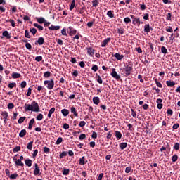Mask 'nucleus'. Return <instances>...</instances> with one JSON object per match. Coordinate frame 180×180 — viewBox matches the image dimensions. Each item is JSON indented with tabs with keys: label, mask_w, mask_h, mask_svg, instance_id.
Masks as SVG:
<instances>
[{
	"label": "nucleus",
	"mask_w": 180,
	"mask_h": 180,
	"mask_svg": "<svg viewBox=\"0 0 180 180\" xmlns=\"http://www.w3.org/2000/svg\"><path fill=\"white\" fill-rule=\"evenodd\" d=\"M121 75L129 77L133 72V63L129 62L128 65H124V68L120 69Z\"/></svg>",
	"instance_id": "f257e3e1"
},
{
	"label": "nucleus",
	"mask_w": 180,
	"mask_h": 180,
	"mask_svg": "<svg viewBox=\"0 0 180 180\" xmlns=\"http://www.w3.org/2000/svg\"><path fill=\"white\" fill-rule=\"evenodd\" d=\"M44 84L47 85L46 88L49 89H53L54 88V79H51L50 80H45Z\"/></svg>",
	"instance_id": "f03ea898"
},
{
	"label": "nucleus",
	"mask_w": 180,
	"mask_h": 180,
	"mask_svg": "<svg viewBox=\"0 0 180 180\" xmlns=\"http://www.w3.org/2000/svg\"><path fill=\"white\" fill-rule=\"evenodd\" d=\"M32 112H40V107H39V103L36 101L32 102Z\"/></svg>",
	"instance_id": "7ed1b4c3"
},
{
	"label": "nucleus",
	"mask_w": 180,
	"mask_h": 180,
	"mask_svg": "<svg viewBox=\"0 0 180 180\" xmlns=\"http://www.w3.org/2000/svg\"><path fill=\"white\" fill-rule=\"evenodd\" d=\"M15 165H17L18 167H25V164L23 162H22V160H20V159H17L16 156H14L13 158Z\"/></svg>",
	"instance_id": "20e7f679"
},
{
	"label": "nucleus",
	"mask_w": 180,
	"mask_h": 180,
	"mask_svg": "<svg viewBox=\"0 0 180 180\" xmlns=\"http://www.w3.org/2000/svg\"><path fill=\"white\" fill-rule=\"evenodd\" d=\"M131 19H133L132 20L133 25H138V26H140V23H141V22L140 21L139 18L135 17L134 15H131Z\"/></svg>",
	"instance_id": "39448f33"
},
{
	"label": "nucleus",
	"mask_w": 180,
	"mask_h": 180,
	"mask_svg": "<svg viewBox=\"0 0 180 180\" xmlns=\"http://www.w3.org/2000/svg\"><path fill=\"white\" fill-rule=\"evenodd\" d=\"M110 75H112V77L115 78V79H120V75L117 74V72H116V69L115 68H112V72Z\"/></svg>",
	"instance_id": "423d86ee"
},
{
	"label": "nucleus",
	"mask_w": 180,
	"mask_h": 180,
	"mask_svg": "<svg viewBox=\"0 0 180 180\" xmlns=\"http://www.w3.org/2000/svg\"><path fill=\"white\" fill-rule=\"evenodd\" d=\"M34 175H41V172H40V168L39 167V165L37 163L34 164Z\"/></svg>",
	"instance_id": "0eeeda50"
},
{
	"label": "nucleus",
	"mask_w": 180,
	"mask_h": 180,
	"mask_svg": "<svg viewBox=\"0 0 180 180\" xmlns=\"http://www.w3.org/2000/svg\"><path fill=\"white\" fill-rule=\"evenodd\" d=\"M110 40H112V38L110 37L104 39L101 43V47H106V46L110 43Z\"/></svg>",
	"instance_id": "6e6552de"
},
{
	"label": "nucleus",
	"mask_w": 180,
	"mask_h": 180,
	"mask_svg": "<svg viewBox=\"0 0 180 180\" xmlns=\"http://www.w3.org/2000/svg\"><path fill=\"white\" fill-rule=\"evenodd\" d=\"M37 44H39V46H43V44H44V39L43 37L38 38V40L35 41V46H37Z\"/></svg>",
	"instance_id": "1a4fd4ad"
},
{
	"label": "nucleus",
	"mask_w": 180,
	"mask_h": 180,
	"mask_svg": "<svg viewBox=\"0 0 180 180\" xmlns=\"http://www.w3.org/2000/svg\"><path fill=\"white\" fill-rule=\"evenodd\" d=\"M112 57H115L118 60V61H121V60H123L124 58V55H120L119 53H116L115 54L112 55Z\"/></svg>",
	"instance_id": "9d476101"
},
{
	"label": "nucleus",
	"mask_w": 180,
	"mask_h": 180,
	"mask_svg": "<svg viewBox=\"0 0 180 180\" xmlns=\"http://www.w3.org/2000/svg\"><path fill=\"white\" fill-rule=\"evenodd\" d=\"M25 112L27 111H32L33 112V108H32V104H25Z\"/></svg>",
	"instance_id": "9b49d317"
},
{
	"label": "nucleus",
	"mask_w": 180,
	"mask_h": 180,
	"mask_svg": "<svg viewBox=\"0 0 180 180\" xmlns=\"http://www.w3.org/2000/svg\"><path fill=\"white\" fill-rule=\"evenodd\" d=\"M87 54H89L91 57H94L95 54V50L91 47L87 48Z\"/></svg>",
	"instance_id": "f8f14e48"
},
{
	"label": "nucleus",
	"mask_w": 180,
	"mask_h": 180,
	"mask_svg": "<svg viewBox=\"0 0 180 180\" xmlns=\"http://www.w3.org/2000/svg\"><path fill=\"white\" fill-rule=\"evenodd\" d=\"M86 162H88V160L85 161V156L82 157L79 160V165H85V164H86Z\"/></svg>",
	"instance_id": "ddd939ff"
},
{
	"label": "nucleus",
	"mask_w": 180,
	"mask_h": 180,
	"mask_svg": "<svg viewBox=\"0 0 180 180\" xmlns=\"http://www.w3.org/2000/svg\"><path fill=\"white\" fill-rule=\"evenodd\" d=\"M60 25H51L50 27H49V30H60Z\"/></svg>",
	"instance_id": "4468645a"
},
{
	"label": "nucleus",
	"mask_w": 180,
	"mask_h": 180,
	"mask_svg": "<svg viewBox=\"0 0 180 180\" xmlns=\"http://www.w3.org/2000/svg\"><path fill=\"white\" fill-rule=\"evenodd\" d=\"M1 116H3V117H4V123H6V120H8V112H6V111H3L2 112H1Z\"/></svg>",
	"instance_id": "2eb2a0df"
},
{
	"label": "nucleus",
	"mask_w": 180,
	"mask_h": 180,
	"mask_svg": "<svg viewBox=\"0 0 180 180\" xmlns=\"http://www.w3.org/2000/svg\"><path fill=\"white\" fill-rule=\"evenodd\" d=\"M34 122H35L34 118L31 119V120L30 121V122L28 124H29L28 125L29 130H32V129H33V124H34Z\"/></svg>",
	"instance_id": "dca6fc26"
},
{
	"label": "nucleus",
	"mask_w": 180,
	"mask_h": 180,
	"mask_svg": "<svg viewBox=\"0 0 180 180\" xmlns=\"http://www.w3.org/2000/svg\"><path fill=\"white\" fill-rule=\"evenodd\" d=\"M61 113L65 117L68 116V115H70V110L64 108V109L61 110Z\"/></svg>",
	"instance_id": "f3484780"
},
{
	"label": "nucleus",
	"mask_w": 180,
	"mask_h": 180,
	"mask_svg": "<svg viewBox=\"0 0 180 180\" xmlns=\"http://www.w3.org/2000/svg\"><path fill=\"white\" fill-rule=\"evenodd\" d=\"M20 77H22V75L20 73L14 72L12 74V78H13L14 79H16L18 78H20Z\"/></svg>",
	"instance_id": "a211bd4d"
},
{
	"label": "nucleus",
	"mask_w": 180,
	"mask_h": 180,
	"mask_svg": "<svg viewBox=\"0 0 180 180\" xmlns=\"http://www.w3.org/2000/svg\"><path fill=\"white\" fill-rule=\"evenodd\" d=\"M115 137L117 140H120V139H122V132L121 131H115Z\"/></svg>",
	"instance_id": "6ab92c4d"
},
{
	"label": "nucleus",
	"mask_w": 180,
	"mask_h": 180,
	"mask_svg": "<svg viewBox=\"0 0 180 180\" xmlns=\"http://www.w3.org/2000/svg\"><path fill=\"white\" fill-rule=\"evenodd\" d=\"M101 99L99 98V97L93 98V103H94V105H99Z\"/></svg>",
	"instance_id": "aec40b11"
},
{
	"label": "nucleus",
	"mask_w": 180,
	"mask_h": 180,
	"mask_svg": "<svg viewBox=\"0 0 180 180\" xmlns=\"http://www.w3.org/2000/svg\"><path fill=\"white\" fill-rule=\"evenodd\" d=\"M70 112L74 114V116H75L76 117H77L78 116V112H77V109H75V107H71L70 108Z\"/></svg>",
	"instance_id": "412c9836"
},
{
	"label": "nucleus",
	"mask_w": 180,
	"mask_h": 180,
	"mask_svg": "<svg viewBox=\"0 0 180 180\" xmlns=\"http://www.w3.org/2000/svg\"><path fill=\"white\" fill-rule=\"evenodd\" d=\"M96 81L98 82V84H103V81L102 80V77L98 74L96 75Z\"/></svg>",
	"instance_id": "4be33fe9"
},
{
	"label": "nucleus",
	"mask_w": 180,
	"mask_h": 180,
	"mask_svg": "<svg viewBox=\"0 0 180 180\" xmlns=\"http://www.w3.org/2000/svg\"><path fill=\"white\" fill-rule=\"evenodd\" d=\"M53 112H56V108L53 107L49 110V112L48 113V117L50 119L51 117V115H53Z\"/></svg>",
	"instance_id": "5701e85b"
},
{
	"label": "nucleus",
	"mask_w": 180,
	"mask_h": 180,
	"mask_svg": "<svg viewBox=\"0 0 180 180\" xmlns=\"http://www.w3.org/2000/svg\"><path fill=\"white\" fill-rule=\"evenodd\" d=\"M36 20L37 22H38V23H39L40 25H42V23H44V22H46V19H44V18H37Z\"/></svg>",
	"instance_id": "b1692460"
},
{
	"label": "nucleus",
	"mask_w": 180,
	"mask_h": 180,
	"mask_svg": "<svg viewBox=\"0 0 180 180\" xmlns=\"http://www.w3.org/2000/svg\"><path fill=\"white\" fill-rule=\"evenodd\" d=\"M2 34L4 37H6L8 39H11V34H9V32L8 31L6 30V31L3 32Z\"/></svg>",
	"instance_id": "393cba45"
},
{
	"label": "nucleus",
	"mask_w": 180,
	"mask_h": 180,
	"mask_svg": "<svg viewBox=\"0 0 180 180\" xmlns=\"http://www.w3.org/2000/svg\"><path fill=\"white\" fill-rule=\"evenodd\" d=\"M166 84L167 85V86L172 87V86H174L175 82L174 81H171V80L167 81Z\"/></svg>",
	"instance_id": "a878e982"
},
{
	"label": "nucleus",
	"mask_w": 180,
	"mask_h": 180,
	"mask_svg": "<svg viewBox=\"0 0 180 180\" xmlns=\"http://www.w3.org/2000/svg\"><path fill=\"white\" fill-rule=\"evenodd\" d=\"M25 165H27V167H31L32 164H33V161H32V160H30V159L25 160Z\"/></svg>",
	"instance_id": "bb28decb"
},
{
	"label": "nucleus",
	"mask_w": 180,
	"mask_h": 180,
	"mask_svg": "<svg viewBox=\"0 0 180 180\" xmlns=\"http://www.w3.org/2000/svg\"><path fill=\"white\" fill-rule=\"evenodd\" d=\"M67 155H68V152L63 151L61 153H60L59 158L61 160L63 157H67Z\"/></svg>",
	"instance_id": "cd10ccee"
},
{
	"label": "nucleus",
	"mask_w": 180,
	"mask_h": 180,
	"mask_svg": "<svg viewBox=\"0 0 180 180\" xmlns=\"http://www.w3.org/2000/svg\"><path fill=\"white\" fill-rule=\"evenodd\" d=\"M107 15L108 18H110L111 19L115 18V14H113V11L112 10L108 11Z\"/></svg>",
	"instance_id": "c85d7f7f"
},
{
	"label": "nucleus",
	"mask_w": 180,
	"mask_h": 180,
	"mask_svg": "<svg viewBox=\"0 0 180 180\" xmlns=\"http://www.w3.org/2000/svg\"><path fill=\"white\" fill-rule=\"evenodd\" d=\"M120 148L121 150H124V148H126L127 147V143L124 142V143H120Z\"/></svg>",
	"instance_id": "c756f323"
},
{
	"label": "nucleus",
	"mask_w": 180,
	"mask_h": 180,
	"mask_svg": "<svg viewBox=\"0 0 180 180\" xmlns=\"http://www.w3.org/2000/svg\"><path fill=\"white\" fill-rule=\"evenodd\" d=\"M145 33H150V24H146L144 26Z\"/></svg>",
	"instance_id": "7c9ffc66"
},
{
	"label": "nucleus",
	"mask_w": 180,
	"mask_h": 180,
	"mask_svg": "<svg viewBox=\"0 0 180 180\" xmlns=\"http://www.w3.org/2000/svg\"><path fill=\"white\" fill-rule=\"evenodd\" d=\"M33 25L34 26V27H37V29H38V30H39L40 32L44 29L43 26L39 25L38 23H34Z\"/></svg>",
	"instance_id": "2f4dec72"
},
{
	"label": "nucleus",
	"mask_w": 180,
	"mask_h": 180,
	"mask_svg": "<svg viewBox=\"0 0 180 180\" xmlns=\"http://www.w3.org/2000/svg\"><path fill=\"white\" fill-rule=\"evenodd\" d=\"M26 136V129H22L19 134V136L23 138Z\"/></svg>",
	"instance_id": "473e14b6"
},
{
	"label": "nucleus",
	"mask_w": 180,
	"mask_h": 180,
	"mask_svg": "<svg viewBox=\"0 0 180 180\" xmlns=\"http://www.w3.org/2000/svg\"><path fill=\"white\" fill-rule=\"evenodd\" d=\"M27 148V150H30V151H32V149L33 148V141H30L28 143Z\"/></svg>",
	"instance_id": "72a5a7b5"
},
{
	"label": "nucleus",
	"mask_w": 180,
	"mask_h": 180,
	"mask_svg": "<svg viewBox=\"0 0 180 180\" xmlns=\"http://www.w3.org/2000/svg\"><path fill=\"white\" fill-rule=\"evenodd\" d=\"M18 176H19V175L18 174V173H14L13 174H10V179H16V178H18Z\"/></svg>",
	"instance_id": "f704fd0d"
},
{
	"label": "nucleus",
	"mask_w": 180,
	"mask_h": 180,
	"mask_svg": "<svg viewBox=\"0 0 180 180\" xmlns=\"http://www.w3.org/2000/svg\"><path fill=\"white\" fill-rule=\"evenodd\" d=\"M75 34H77V30H72V29H70L69 30V35L70 36H74Z\"/></svg>",
	"instance_id": "c9c22d12"
},
{
	"label": "nucleus",
	"mask_w": 180,
	"mask_h": 180,
	"mask_svg": "<svg viewBox=\"0 0 180 180\" xmlns=\"http://www.w3.org/2000/svg\"><path fill=\"white\" fill-rule=\"evenodd\" d=\"M92 5H93L94 8H96V6H98V5H99V0H93Z\"/></svg>",
	"instance_id": "e433bc0d"
},
{
	"label": "nucleus",
	"mask_w": 180,
	"mask_h": 180,
	"mask_svg": "<svg viewBox=\"0 0 180 180\" xmlns=\"http://www.w3.org/2000/svg\"><path fill=\"white\" fill-rule=\"evenodd\" d=\"M25 120H26V117H21L19 118V120H18V123L19 124H22V123H23V122H25Z\"/></svg>",
	"instance_id": "4c0bfd02"
},
{
	"label": "nucleus",
	"mask_w": 180,
	"mask_h": 180,
	"mask_svg": "<svg viewBox=\"0 0 180 180\" xmlns=\"http://www.w3.org/2000/svg\"><path fill=\"white\" fill-rule=\"evenodd\" d=\"M161 52L163 54H168V50L167 49V48H165V46H162L161 47Z\"/></svg>",
	"instance_id": "58836bf2"
},
{
	"label": "nucleus",
	"mask_w": 180,
	"mask_h": 180,
	"mask_svg": "<svg viewBox=\"0 0 180 180\" xmlns=\"http://www.w3.org/2000/svg\"><path fill=\"white\" fill-rule=\"evenodd\" d=\"M75 8V0H72L70 4V11H72Z\"/></svg>",
	"instance_id": "ea45409f"
},
{
	"label": "nucleus",
	"mask_w": 180,
	"mask_h": 180,
	"mask_svg": "<svg viewBox=\"0 0 180 180\" xmlns=\"http://www.w3.org/2000/svg\"><path fill=\"white\" fill-rule=\"evenodd\" d=\"M44 78H49V77H51V72L47 71L44 73Z\"/></svg>",
	"instance_id": "a19ab883"
},
{
	"label": "nucleus",
	"mask_w": 180,
	"mask_h": 180,
	"mask_svg": "<svg viewBox=\"0 0 180 180\" xmlns=\"http://www.w3.org/2000/svg\"><path fill=\"white\" fill-rule=\"evenodd\" d=\"M25 37H26L27 39H30L31 37L29 30H25Z\"/></svg>",
	"instance_id": "79ce46f5"
},
{
	"label": "nucleus",
	"mask_w": 180,
	"mask_h": 180,
	"mask_svg": "<svg viewBox=\"0 0 180 180\" xmlns=\"http://www.w3.org/2000/svg\"><path fill=\"white\" fill-rule=\"evenodd\" d=\"M70 174V169H63V175H69Z\"/></svg>",
	"instance_id": "37998d69"
},
{
	"label": "nucleus",
	"mask_w": 180,
	"mask_h": 180,
	"mask_svg": "<svg viewBox=\"0 0 180 180\" xmlns=\"http://www.w3.org/2000/svg\"><path fill=\"white\" fill-rule=\"evenodd\" d=\"M117 33L118 34H124V29L123 28H117Z\"/></svg>",
	"instance_id": "c03bdc74"
},
{
	"label": "nucleus",
	"mask_w": 180,
	"mask_h": 180,
	"mask_svg": "<svg viewBox=\"0 0 180 180\" xmlns=\"http://www.w3.org/2000/svg\"><path fill=\"white\" fill-rule=\"evenodd\" d=\"M172 162H176V161H178V155H174L172 157Z\"/></svg>",
	"instance_id": "a18cd8bd"
},
{
	"label": "nucleus",
	"mask_w": 180,
	"mask_h": 180,
	"mask_svg": "<svg viewBox=\"0 0 180 180\" xmlns=\"http://www.w3.org/2000/svg\"><path fill=\"white\" fill-rule=\"evenodd\" d=\"M179 146H180V143H174V146H173V148L174 150H176V151H178V150H179Z\"/></svg>",
	"instance_id": "49530a36"
},
{
	"label": "nucleus",
	"mask_w": 180,
	"mask_h": 180,
	"mask_svg": "<svg viewBox=\"0 0 180 180\" xmlns=\"http://www.w3.org/2000/svg\"><path fill=\"white\" fill-rule=\"evenodd\" d=\"M30 32L34 36L36 33H37V30H36V28H30Z\"/></svg>",
	"instance_id": "de8ad7c7"
},
{
	"label": "nucleus",
	"mask_w": 180,
	"mask_h": 180,
	"mask_svg": "<svg viewBox=\"0 0 180 180\" xmlns=\"http://www.w3.org/2000/svg\"><path fill=\"white\" fill-rule=\"evenodd\" d=\"M61 143H63V138L62 137L58 138L57 141H56V144L58 146L61 144Z\"/></svg>",
	"instance_id": "09e8293b"
},
{
	"label": "nucleus",
	"mask_w": 180,
	"mask_h": 180,
	"mask_svg": "<svg viewBox=\"0 0 180 180\" xmlns=\"http://www.w3.org/2000/svg\"><path fill=\"white\" fill-rule=\"evenodd\" d=\"M6 22H10L11 26H12L13 27H15V21H14L13 20H12V19H8V20H6Z\"/></svg>",
	"instance_id": "8fccbe9b"
},
{
	"label": "nucleus",
	"mask_w": 180,
	"mask_h": 180,
	"mask_svg": "<svg viewBox=\"0 0 180 180\" xmlns=\"http://www.w3.org/2000/svg\"><path fill=\"white\" fill-rule=\"evenodd\" d=\"M26 85H27L26 81H22L20 84V87L22 88V89H24V88H26Z\"/></svg>",
	"instance_id": "3c124183"
},
{
	"label": "nucleus",
	"mask_w": 180,
	"mask_h": 180,
	"mask_svg": "<svg viewBox=\"0 0 180 180\" xmlns=\"http://www.w3.org/2000/svg\"><path fill=\"white\" fill-rule=\"evenodd\" d=\"M112 133H113V131H110L108 132V134H107V140L112 139V136H113Z\"/></svg>",
	"instance_id": "603ef678"
},
{
	"label": "nucleus",
	"mask_w": 180,
	"mask_h": 180,
	"mask_svg": "<svg viewBox=\"0 0 180 180\" xmlns=\"http://www.w3.org/2000/svg\"><path fill=\"white\" fill-rule=\"evenodd\" d=\"M155 82L158 88H162V84L157 79H155Z\"/></svg>",
	"instance_id": "864d4df0"
},
{
	"label": "nucleus",
	"mask_w": 180,
	"mask_h": 180,
	"mask_svg": "<svg viewBox=\"0 0 180 180\" xmlns=\"http://www.w3.org/2000/svg\"><path fill=\"white\" fill-rule=\"evenodd\" d=\"M139 6L141 11H146V9H147V6H146V4H144V3H143L142 4H139Z\"/></svg>",
	"instance_id": "5fc2aeb1"
},
{
	"label": "nucleus",
	"mask_w": 180,
	"mask_h": 180,
	"mask_svg": "<svg viewBox=\"0 0 180 180\" xmlns=\"http://www.w3.org/2000/svg\"><path fill=\"white\" fill-rule=\"evenodd\" d=\"M37 120H43V114L40 113L39 114L37 117H36Z\"/></svg>",
	"instance_id": "6e6d98bb"
},
{
	"label": "nucleus",
	"mask_w": 180,
	"mask_h": 180,
	"mask_svg": "<svg viewBox=\"0 0 180 180\" xmlns=\"http://www.w3.org/2000/svg\"><path fill=\"white\" fill-rule=\"evenodd\" d=\"M25 47L26 49H27V50H29L30 51L32 50V44H30V43H27L25 44Z\"/></svg>",
	"instance_id": "4d7b16f0"
},
{
	"label": "nucleus",
	"mask_w": 180,
	"mask_h": 180,
	"mask_svg": "<svg viewBox=\"0 0 180 180\" xmlns=\"http://www.w3.org/2000/svg\"><path fill=\"white\" fill-rule=\"evenodd\" d=\"M8 109H13L15 108V105L13 103H9L7 105Z\"/></svg>",
	"instance_id": "13d9d810"
},
{
	"label": "nucleus",
	"mask_w": 180,
	"mask_h": 180,
	"mask_svg": "<svg viewBox=\"0 0 180 180\" xmlns=\"http://www.w3.org/2000/svg\"><path fill=\"white\" fill-rule=\"evenodd\" d=\"M131 171V166H129V167H127L126 169H125V172L126 174H129L130 173Z\"/></svg>",
	"instance_id": "bf43d9fd"
},
{
	"label": "nucleus",
	"mask_w": 180,
	"mask_h": 180,
	"mask_svg": "<svg viewBox=\"0 0 180 180\" xmlns=\"http://www.w3.org/2000/svg\"><path fill=\"white\" fill-rule=\"evenodd\" d=\"M124 22L126 23H131V20L130 19V18L127 17V18H124Z\"/></svg>",
	"instance_id": "052dcab7"
},
{
	"label": "nucleus",
	"mask_w": 180,
	"mask_h": 180,
	"mask_svg": "<svg viewBox=\"0 0 180 180\" xmlns=\"http://www.w3.org/2000/svg\"><path fill=\"white\" fill-rule=\"evenodd\" d=\"M30 95H32V87L28 88L27 92L26 94L27 96H30Z\"/></svg>",
	"instance_id": "680f3d73"
},
{
	"label": "nucleus",
	"mask_w": 180,
	"mask_h": 180,
	"mask_svg": "<svg viewBox=\"0 0 180 180\" xmlns=\"http://www.w3.org/2000/svg\"><path fill=\"white\" fill-rule=\"evenodd\" d=\"M79 140H84V139H86V135L85 134H82L79 136Z\"/></svg>",
	"instance_id": "e2e57ef3"
},
{
	"label": "nucleus",
	"mask_w": 180,
	"mask_h": 180,
	"mask_svg": "<svg viewBox=\"0 0 180 180\" xmlns=\"http://www.w3.org/2000/svg\"><path fill=\"white\" fill-rule=\"evenodd\" d=\"M37 91H42V92H44V91H46V89L41 86H38Z\"/></svg>",
	"instance_id": "0e129e2a"
},
{
	"label": "nucleus",
	"mask_w": 180,
	"mask_h": 180,
	"mask_svg": "<svg viewBox=\"0 0 180 180\" xmlns=\"http://www.w3.org/2000/svg\"><path fill=\"white\" fill-rule=\"evenodd\" d=\"M20 150V146H16L15 148H13V153H18Z\"/></svg>",
	"instance_id": "69168bd1"
},
{
	"label": "nucleus",
	"mask_w": 180,
	"mask_h": 180,
	"mask_svg": "<svg viewBox=\"0 0 180 180\" xmlns=\"http://www.w3.org/2000/svg\"><path fill=\"white\" fill-rule=\"evenodd\" d=\"M91 70L94 71V72H96V71H98V65H93L91 68Z\"/></svg>",
	"instance_id": "338daca9"
},
{
	"label": "nucleus",
	"mask_w": 180,
	"mask_h": 180,
	"mask_svg": "<svg viewBox=\"0 0 180 180\" xmlns=\"http://www.w3.org/2000/svg\"><path fill=\"white\" fill-rule=\"evenodd\" d=\"M16 85V83H10L8 84V88H10L11 89H12L13 88H15V86Z\"/></svg>",
	"instance_id": "774afa93"
}]
</instances>
